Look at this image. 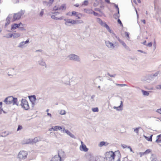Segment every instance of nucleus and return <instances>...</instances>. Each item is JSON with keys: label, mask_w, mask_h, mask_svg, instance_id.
Here are the masks:
<instances>
[{"label": "nucleus", "mask_w": 161, "mask_h": 161, "mask_svg": "<svg viewBox=\"0 0 161 161\" xmlns=\"http://www.w3.org/2000/svg\"><path fill=\"white\" fill-rule=\"evenodd\" d=\"M158 72H157L156 73L153 74V76H157L158 75Z\"/></svg>", "instance_id": "64"}, {"label": "nucleus", "mask_w": 161, "mask_h": 161, "mask_svg": "<svg viewBox=\"0 0 161 161\" xmlns=\"http://www.w3.org/2000/svg\"><path fill=\"white\" fill-rule=\"evenodd\" d=\"M64 126H53L54 127V131H57L58 130H62L63 129L64 127Z\"/></svg>", "instance_id": "22"}, {"label": "nucleus", "mask_w": 161, "mask_h": 161, "mask_svg": "<svg viewBox=\"0 0 161 161\" xmlns=\"http://www.w3.org/2000/svg\"><path fill=\"white\" fill-rule=\"evenodd\" d=\"M29 42V40H27L25 42L23 41L20 42L18 46L19 48H22L26 47L25 44L28 43Z\"/></svg>", "instance_id": "13"}, {"label": "nucleus", "mask_w": 161, "mask_h": 161, "mask_svg": "<svg viewBox=\"0 0 161 161\" xmlns=\"http://www.w3.org/2000/svg\"><path fill=\"white\" fill-rule=\"evenodd\" d=\"M68 58L70 60L76 61H80V58L77 55L74 54H71L68 56Z\"/></svg>", "instance_id": "7"}, {"label": "nucleus", "mask_w": 161, "mask_h": 161, "mask_svg": "<svg viewBox=\"0 0 161 161\" xmlns=\"http://www.w3.org/2000/svg\"><path fill=\"white\" fill-rule=\"evenodd\" d=\"M65 21L64 24L67 26H70L71 25H75V20L71 19H64Z\"/></svg>", "instance_id": "5"}, {"label": "nucleus", "mask_w": 161, "mask_h": 161, "mask_svg": "<svg viewBox=\"0 0 161 161\" xmlns=\"http://www.w3.org/2000/svg\"><path fill=\"white\" fill-rule=\"evenodd\" d=\"M48 130L49 131H52V130L54 131L53 126L51 128H49Z\"/></svg>", "instance_id": "58"}, {"label": "nucleus", "mask_w": 161, "mask_h": 161, "mask_svg": "<svg viewBox=\"0 0 161 161\" xmlns=\"http://www.w3.org/2000/svg\"><path fill=\"white\" fill-rule=\"evenodd\" d=\"M31 99L34 101H35L36 99V97L35 95H33V96H31Z\"/></svg>", "instance_id": "47"}, {"label": "nucleus", "mask_w": 161, "mask_h": 161, "mask_svg": "<svg viewBox=\"0 0 161 161\" xmlns=\"http://www.w3.org/2000/svg\"><path fill=\"white\" fill-rule=\"evenodd\" d=\"M11 18V15H9L6 19V22L5 23V25L7 26L8 25L10 22V19Z\"/></svg>", "instance_id": "28"}, {"label": "nucleus", "mask_w": 161, "mask_h": 161, "mask_svg": "<svg viewBox=\"0 0 161 161\" xmlns=\"http://www.w3.org/2000/svg\"><path fill=\"white\" fill-rule=\"evenodd\" d=\"M58 8L59 6H55L53 8V11H56L58 10Z\"/></svg>", "instance_id": "46"}, {"label": "nucleus", "mask_w": 161, "mask_h": 161, "mask_svg": "<svg viewBox=\"0 0 161 161\" xmlns=\"http://www.w3.org/2000/svg\"><path fill=\"white\" fill-rule=\"evenodd\" d=\"M141 127H138L134 129V131L136 133L137 135H138L139 134V130L141 129Z\"/></svg>", "instance_id": "38"}, {"label": "nucleus", "mask_w": 161, "mask_h": 161, "mask_svg": "<svg viewBox=\"0 0 161 161\" xmlns=\"http://www.w3.org/2000/svg\"><path fill=\"white\" fill-rule=\"evenodd\" d=\"M77 14L78 13L77 12L75 11H73L72 12V14L70 15V16H72L73 15H75L76 16V15H77Z\"/></svg>", "instance_id": "48"}, {"label": "nucleus", "mask_w": 161, "mask_h": 161, "mask_svg": "<svg viewBox=\"0 0 161 161\" xmlns=\"http://www.w3.org/2000/svg\"><path fill=\"white\" fill-rule=\"evenodd\" d=\"M156 88L157 89H161V85H157Z\"/></svg>", "instance_id": "52"}, {"label": "nucleus", "mask_w": 161, "mask_h": 161, "mask_svg": "<svg viewBox=\"0 0 161 161\" xmlns=\"http://www.w3.org/2000/svg\"><path fill=\"white\" fill-rule=\"evenodd\" d=\"M88 3L87 0H85L84 1L82 5H86V6L88 4Z\"/></svg>", "instance_id": "42"}, {"label": "nucleus", "mask_w": 161, "mask_h": 161, "mask_svg": "<svg viewBox=\"0 0 161 161\" xmlns=\"http://www.w3.org/2000/svg\"><path fill=\"white\" fill-rule=\"evenodd\" d=\"M11 132L8 131H5L4 132H2L1 133L0 136L2 137H5L9 134H11Z\"/></svg>", "instance_id": "25"}, {"label": "nucleus", "mask_w": 161, "mask_h": 161, "mask_svg": "<svg viewBox=\"0 0 161 161\" xmlns=\"http://www.w3.org/2000/svg\"><path fill=\"white\" fill-rule=\"evenodd\" d=\"M105 156L106 159L109 161H120L119 156H116L112 151L106 153Z\"/></svg>", "instance_id": "1"}, {"label": "nucleus", "mask_w": 161, "mask_h": 161, "mask_svg": "<svg viewBox=\"0 0 161 161\" xmlns=\"http://www.w3.org/2000/svg\"><path fill=\"white\" fill-rule=\"evenodd\" d=\"M75 24H82L83 23V21L82 20H75Z\"/></svg>", "instance_id": "39"}, {"label": "nucleus", "mask_w": 161, "mask_h": 161, "mask_svg": "<svg viewBox=\"0 0 161 161\" xmlns=\"http://www.w3.org/2000/svg\"><path fill=\"white\" fill-rule=\"evenodd\" d=\"M15 74V72L14 69H10L8 73V76L13 77Z\"/></svg>", "instance_id": "18"}, {"label": "nucleus", "mask_w": 161, "mask_h": 161, "mask_svg": "<svg viewBox=\"0 0 161 161\" xmlns=\"http://www.w3.org/2000/svg\"><path fill=\"white\" fill-rule=\"evenodd\" d=\"M13 37L14 38H17L20 37L21 36V34L19 33H13Z\"/></svg>", "instance_id": "34"}, {"label": "nucleus", "mask_w": 161, "mask_h": 161, "mask_svg": "<svg viewBox=\"0 0 161 161\" xmlns=\"http://www.w3.org/2000/svg\"><path fill=\"white\" fill-rule=\"evenodd\" d=\"M42 4L44 6L49 7L51 6L53 3L49 0L48 2L46 1H43Z\"/></svg>", "instance_id": "16"}, {"label": "nucleus", "mask_w": 161, "mask_h": 161, "mask_svg": "<svg viewBox=\"0 0 161 161\" xmlns=\"http://www.w3.org/2000/svg\"><path fill=\"white\" fill-rule=\"evenodd\" d=\"M84 11L85 13L88 14H92L93 12V10L90 9H85Z\"/></svg>", "instance_id": "32"}, {"label": "nucleus", "mask_w": 161, "mask_h": 161, "mask_svg": "<svg viewBox=\"0 0 161 161\" xmlns=\"http://www.w3.org/2000/svg\"><path fill=\"white\" fill-rule=\"evenodd\" d=\"M151 151V150L150 149H147L144 152V153L146 154L150 153Z\"/></svg>", "instance_id": "55"}, {"label": "nucleus", "mask_w": 161, "mask_h": 161, "mask_svg": "<svg viewBox=\"0 0 161 161\" xmlns=\"http://www.w3.org/2000/svg\"><path fill=\"white\" fill-rule=\"evenodd\" d=\"M66 9V6L65 4H62L61 6H59L58 10H65Z\"/></svg>", "instance_id": "29"}, {"label": "nucleus", "mask_w": 161, "mask_h": 161, "mask_svg": "<svg viewBox=\"0 0 161 161\" xmlns=\"http://www.w3.org/2000/svg\"><path fill=\"white\" fill-rule=\"evenodd\" d=\"M27 155V152L23 150L21 151L18 155V158L19 160H24L26 158Z\"/></svg>", "instance_id": "4"}, {"label": "nucleus", "mask_w": 161, "mask_h": 161, "mask_svg": "<svg viewBox=\"0 0 161 161\" xmlns=\"http://www.w3.org/2000/svg\"><path fill=\"white\" fill-rule=\"evenodd\" d=\"M144 137H145V138L148 141H152V137L153 136V135H151L150 136V137L148 138V137H147V136L144 135Z\"/></svg>", "instance_id": "36"}, {"label": "nucleus", "mask_w": 161, "mask_h": 161, "mask_svg": "<svg viewBox=\"0 0 161 161\" xmlns=\"http://www.w3.org/2000/svg\"><path fill=\"white\" fill-rule=\"evenodd\" d=\"M23 144H32L31 139H27L23 141Z\"/></svg>", "instance_id": "24"}, {"label": "nucleus", "mask_w": 161, "mask_h": 161, "mask_svg": "<svg viewBox=\"0 0 161 161\" xmlns=\"http://www.w3.org/2000/svg\"><path fill=\"white\" fill-rule=\"evenodd\" d=\"M13 34L8 33L6 34L4 37L7 38H10L13 37Z\"/></svg>", "instance_id": "35"}, {"label": "nucleus", "mask_w": 161, "mask_h": 161, "mask_svg": "<svg viewBox=\"0 0 161 161\" xmlns=\"http://www.w3.org/2000/svg\"><path fill=\"white\" fill-rule=\"evenodd\" d=\"M21 105L22 107L25 110H27L29 108L28 102L25 99H22V100Z\"/></svg>", "instance_id": "6"}, {"label": "nucleus", "mask_w": 161, "mask_h": 161, "mask_svg": "<svg viewBox=\"0 0 161 161\" xmlns=\"http://www.w3.org/2000/svg\"><path fill=\"white\" fill-rule=\"evenodd\" d=\"M61 157L59 153L58 155H55L52 158L51 161H61Z\"/></svg>", "instance_id": "14"}, {"label": "nucleus", "mask_w": 161, "mask_h": 161, "mask_svg": "<svg viewBox=\"0 0 161 161\" xmlns=\"http://www.w3.org/2000/svg\"><path fill=\"white\" fill-rule=\"evenodd\" d=\"M156 112L158 113L161 114V108L159 109H157L156 110Z\"/></svg>", "instance_id": "51"}, {"label": "nucleus", "mask_w": 161, "mask_h": 161, "mask_svg": "<svg viewBox=\"0 0 161 161\" xmlns=\"http://www.w3.org/2000/svg\"><path fill=\"white\" fill-rule=\"evenodd\" d=\"M108 144V143L107 142L102 141L99 143L98 145V146L99 147H101L103 146H107Z\"/></svg>", "instance_id": "26"}, {"label": "nucleus", "mask_w": 161, "mask_h": 161, "mask_svg": "<svg viewBox=\"0 0 161 161\" xmlns=\"http://www.w3.org/2000/svg\"><path fill=\"white\" fill-rule=\"evenodd\" d=\"M81 145L80 146V148L81 151L85 152L87 151L88 149L87 148L86 146L83 144V142L81 141Z\"/></svg>", "instance_id": "17"}, {"label": "nucleus", "mask_w": 161, "mask_h": 161, "mask_svg": "<svg viewBox=\"0 0 161 161\" xmlns=\"http://www.w3.org/2000/svg\"><path fill=\"white\" fill-rule=\"evenodd\" d=\"M105 44L106 46L108 48L113 49L115 47L114 44L108 41H107L105 42Z\"/></svg>", "instance_id": "9"}, {"label": "nucleus", "mask_w": 161, "mask_h": 161, "mask_svg": "<svg viewBox=\"0 0 161 161\" xmlns=\"http://www.w3.org/2000/svg\"><path fill=\"white\" fill-rule=\"evenodd\" d=\"M6 104H12L13 105L18 106L19 103L18 102L17 98H14L12 96L8 97L4 99L3 101Z\"/></svg>", "instance_id": "2"}, {"label": "nucleus", "mask_w": 161, "mask_h": 161, "mask_svg": "<svg viewBox=\"0 0 161 161\" xmlns=\"http://www.w3.org/2000/svg\"><path fill=\"white\" fill-rule=\"evenodd\" d=\"M59 111V114L61 115H64L66 114V112L64 110H60Z\"/></svg>", "instance_id": "40"}, {"label": "nucleus", "mask_w": 161, "mask_h": 161, "mask_svg": "<svg viewBox=\"0 0 161 161\" xmlns=\"http://www.w3.org/2000/svg\"><path fill=\"white\" fill-rule=\"evenodd\" d=\"M125 34L126 36L127 37V39L129 40L130 39V37L129 36V34L126 32H125Z\"/></svg>", "instance_id": "49"}, {"label": "nucleus", "mask_w": 161, "mask_h": 161, "mask_svg": "<svg viewBox=\"0 0 161 161\" xmlns=\"http://www.w3.org/2000/svg\"><path fill=\"white\" fill-rule=\"evenodd\" d=\"M17 25H18L17 28H19V30L20 31H25V29L23 28V24L21 23H19L18 24H17Z\"/></svg>", "instance_id": "27"}, {"label": "nucleus", "mask_w": 161, "mask_h": 161, "mask_svg": "<svg viewBox=\"0 0 161 161\" xmlns=\"http://www.w3.org/2000/svg\"><path fill=\"white\" fill-rule=\"evenodd\" d=\"M116 38L118 40L119 42L122 44L126 49L128 50H130V48L129 47L126 45L123 41L120 40L119 37H117L116 36Z\"/></svg>", "instance_id": "11"}, {"label": "nucleus", "mask_w": 161, "mask_h": 161, "mask_svg": "<svg viewBox=\"0 0 161 161\" xmlns=\"http://www.w3.org/2000/svg\"><path fill=\"white\" fill-rule=\"evenodd\" d=\"M92 109L93 112H98V109L97 108H92Z\"/></svg>", "instance_id": "45"}, {"label": "nucleus", "mask_w": 161, "mask_h": 161, "mask_svg": "<svg viewBox=\"0 0 161 161\" xmlns=\"http://www.w3.org/2000/svg\"><path fill=\"white\" fill-rule=\"evenodd\" d=\"M44 14V10L43 9H42L39 15L41 17H42Z\"/></svg>", "instance_id": "50"}, {"label": "nucleus", "mask_w": 161, "mask_h": 161, "mask_svg": "<svg viewBox=\"0 0 161 161\" xmlns=\"http://www.w3.org/2000/svg\"><path fill=\"white\" fill-rule=\"evenodd\" d=\"M114 6L117 9V11H118V13H119V8H118V6L115 4H114Z\"/></svg>", "instance_id": "59"}, {"label": "nucleus", "mask_w": 161, "mask_h": 161, "mask_svg": "<svg viewBox=\"0 0 161 161\" xmlns=\"http://www.w3.org/2000/svg\"><path fill=\"white\" fill-rule=\"evenodd\" d=\"M157 20L159 21L161 24V12H158L156 14Z\"/></svg>", "instance_id": "23"}, {"label": "nucleus", "mask_w": 161, "mask_h": 161, "mask_svg": "<svg viewBox=\"0 0 161 161\" xmlns=\"http://www.w3.org/2000/svg\"><path fill=\"white\" fill-rule=\"evenodd\" d=\"M25 12V10H21L19 12L14 13L13 16L12 20L13 21H14L16 20H19L22 16L24 14Z\"/></svg>", "instance_id": "3"}, {"label": "nucleus", "mask_w": 161, "mask_h": 161, "mask_svg": "<svg viewBox=\"0 0 161 161\" xmlns=\"http://www.w3.org/2000/svg\"><path fill=\"white\" fill-rule=\"evenodd\" d=\"M156 142L158 143H161V134L158 135L157 136V139Z\"/></svg>", "instance_id": "31"}, {"label": "nucleus", "mask_w": 161, "mask_h": 161, "mask_svg": "<svg viewBox=\"0 0 161 161\" xmlns=\"http://www.w3.org/2000/svg\"><path fill=\"white\" fill-rule=\"evenodd\" d=\"M115 84L117 86H120L121 87L124 86H127V85L125 84H119L117 83H115Z\"/></svg>", "instance_id": "44"}, {"label": "nucleus", "mask_w": 161, "mask_h": 161, "mask_svg": "<svg viewBox=\"0 0 161 161\" xmlns=\"http://www.w3.org/2000/svg\"><path fill=\"white\" fill-rule=\"evenodd\" d=\"M121 146L123 148H127V147L126 145L124 144H122L121 145Z\"/></svg>", "instance_id": "60"}, {"label": "nucleus", "mask_w": 161, "mask_h": 161, "mask_svg": "<svg viewBox=\"0 0 161 161\" xmlns=\"http://www.w3.org/2000/svg\"><path fill=\"white\" fill-rule=\"evenodd\" d=\"M95 97V95H92L91 97V99L92 100V101H94V98Z\"/></svg>", "instance_id": "61"}, {"label": "nucleus", "mask_w": 161, "mask_h": 161, "mask_svg": "<svg viewBox=\"0 0 161 161\" xmlns=\"http://www.w3.org/2000/svg\"><path fill=\"white\" fill-rule=\"evenodd\" d=\"M107 26L108 27H108H106L105 28H106V29L108 31L110 32V33H112V32H112V31L110 29V28H109V27L108 26V25H107Z\"/></svg>", "instance_id": "56"}, {"label": "nucleus", "mask_w": 161, "mask_h": 161, "mask_svg": "<svg viewBox=\"0 0 161 161\" xmlns=\"http://www.w3.org/2000/svg\"><path fill=\"white\" fill-rule=\"evenodd\" d=\"M152 43L151 42H149L146 45V46L149 47H151L152 46Z\"/></svg>", "instance_id": "53"}, {"label": "nucleus", "mask_w": 161, "mask_h": 161, "mask_svg": "<svg viewBox=\"0 0 161 161\" xmlns=\"http://www.w3.org/2000/svg\"><path fill=\"white\" fill-rule=\"evenodd\" d=\"M22 126L21 125H19L18 127L17 130L19 131L20 130H21V129H22Z\"/></svg>", "instance_id": "57"}, {"label": "nucleus", "mask_w": 161, "mask_h": 161, "mask_svg": "<svg viewBox=\"0 0 161 161\" xmlns=\"http://www.w3.org/2000/svg\"><path fill=\"white\" fill-rule=\"evenodd\" d=\"M93 14L95 16H97L98 15V14L97 13L95 12L94 11H93Z\"/></svg>", "instance_id": "63"}, {"label": "nucleus", "mask_w": 161, "mask_h": 161, "mask_svg": "<svg viewBox=\"0 0 161 161\" xmlns=\"http://www.w3.org/2000/svg\"><path fill=\"white\" fill-rule=\"evenodd\" d=\"M51 18L55 20H62L64 19V17L62 16L59 17H57L55 16L54 15H51Z\"/></svg>", "instance_id": "19"}, {"label": "nucleus", "mask_w": 161, "mask_h": 161, "mask_svg": "<svg viewBox=\"0 0 161 161\" xmlns=\"http://www.w3.org/2000/svg\"><path fill=\"white\" fill-rule=\"evenodd\" d=\"M141 91L143 94V95L144 96H148L149 94V92H150L147 91L143 90H142Z\"/></svg>", "instance_id": "30"}, {"label": "nucleus", "mask_w": 161, "mask_h": 161, "mask_svg": "<svg viewBox=\"0 0 161 161\" xmlns=\"http://www.w3.org/2000/svg\"><path fill=\"white\" fill-rule=\"evenodd\" d=\"M97 21L101 25L106 28L108 27V25L104 21H103L100 18H97Z\"/></svg>", "instance_id": "10"}, {"label": "nucleus", "mask_w": 161, "mask_h": 161, "mask_svg": "<svg viewBox=\"0 0 161 161\" xmlns=\"http://www.w3.org/2000/svg\"><path fill=\"white\" fill-rule=\"evenodd\" d=\"M151 159L152 161H157V159L153 157H151Z\"/></svg>", "instance_id": "54"}, {"label": "nucleus", "mask_w": 161, "mask_h": 161, "mask_svg": "<svg viewBox=\"0 0 161 161\" xmlns=\"http://www.w3.org/2000/svg\"><path fill=\"white\" fill-rule=\"evenodd\" d=\"M122 107H123V102L122 101H120V105L118 107H116L115 106H114L113 107V108L114 109H116L118 111H121L122 110Z\"/></svg>", "instance_id": "20"}, {"label": "nucleus", "mask_w": 161, "mask_h": 161, "mask_svg": "<svg viewBox=\"0 0 161 161\" xmlns=\"http://www.w3.org/2000/svg\"><path fill=\"white\" fill-rule=\"evenodd\" d=\"M76 16L77 17L78 19H80L82 16V14L80 13H78Z\"/></svg>", "instance_id": "43"}, {"label": "nucleus", "mask_w": 161, "mask_h": 161, "mask_svg": "<svg viewBox=\"0 0 161 161\" xmlns=\"http://www.w3.org/2000/svg\"><path fill=\"white\" fill-rule=\"evenodd\" d=\"M62 81L65 84L69 85V79L67 76H65L63 78Z\"/></svg>", "instance_id": "15"}, {"label": "nucleus", "mask_w": 161, "mask_h": 161, "mask_svg": "<svg viewBox=\"0 0 161 161\" xmlns=\"http://www.w3.org/2000/svg\"><path fill=\"white\" fill-rule=\"evenodd\" d=\"M61 131L63 133H66L67 135H69L72 138H74L75 137L74 135L72 134L68 130L65 129L64 127Z\"/></svg>", "instance_id": "12"}, {"label": "nucleus", "mask_w": 161, "mask_h": 161, "mask_svg": "<svg viewBox=\"0 0 161 161\" xmlns=\"http://www.w3.org/2000/svg\"><path fill=\"white\" fill-rule=\"evenodd\" d=\"M17 24L16 23H14V24L12 25L11 28V30H14L17 28Z\"/></svg>", "instance_id": "37"}, {"label": "nucleus", "mask_w": 161, "mask_h": 161, "mask_svg": "<svg viewBox=\"0 0 161 161\" xmlns=\"http://www.w3.org/2000/svg\"><path fill=\"white\" fill-rule=\"evenodd\" d=\"M87 161H97V160L95 157L90 156Z\"/></svg>", "instance_id": "33"}, {"label": "nucleus", "mask_w": 161, "mask_h": 161, "mask_svg": "<svg viewBox=\"0 0 161 161\" xmlns=\"http://www.w3.org/2000/svg\"><path fill=\"white\" fill-rule=\"evenodd\" d=\"M38 64L42 66L47 68V66L45 62L44 61L43 59L42 58H40V59L37 61Z\"/></svg>", "instance_id": "8"}, {"label": "nucleus", "mask_w": 161, "mask_h": 161, "mask_svg": "<svg viewBox=\"0 0 161 161\" xmlns=\"http://www.w3.org/2000/svg\"><path fill=\"white\" fill-rule=\"evenodd\" d=\"M119 13H118H118H117V14H114V18L116 19L119 18Z\"/></svg>", "instance_id": "41"}, {"label": "nucleus", "mask_w": 161, "mask_h": 161, "mask_svg": "<svg viewBox=\"0 0 161 161\" xmlns=\"http://www.w3.org/2000/svg\"><path fill=\"white\" fill-rule=\"evenodd\" d=\"M41 141V139L39 137H36L33 139H31L32 144Z\"/></svg>", "instance_id": "21"}, {"label": "nucleus", "mask_w": 161, "mask_h": 161, "mask_svg": "<svg viewBox=\"0 0 161 161\" xmlns=\"http://www.w3.org/2000/svg\"><path fill=\"white\" fill-rule=\"evenodd\" d=\"M118 22L119 24L121 25H122V23L121 22V20H120V19H118Z\"/></svg>", "instance_id": "62"}]
</instances>
